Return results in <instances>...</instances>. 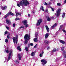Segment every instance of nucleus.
I'll return each mask as SVG.
<instances>
[{
    "label": "nucleus",
    "instance_id": "5fc2aeb1",
    "mask_svg": "<svg viewBox=\"0 0 66 66\" xmlns=\"http://www.w3.org/2000/svg\"><path fill=\"white\" fill-rule=\"evenodd\" d=\"M18 15H21V14L20 13H18Z\"/></svg>",
    "mask_w": 66,
    "mask_h": 66
},
{
    "label": "nucleus",
    "instance_id": "0e129e2a",
    "mask_svg": "<svg viewBox=\"0 0 66 66\" xmlns=\"http://www.w3.org/2000/svg\"><path fill=\"white\" fill-rule=\"evenodd\" d=\"M1 15V12H0V15Z\"/></svg>",
    "mask_w": 66,
    "mask_h": 66
},
{
    "label": "nucleus",
    "instance_id": "b1692460",
    "mask_svg": "<svg viewBox=\"0 0 66 66\" xmlns=\"http://www.w3.org/2000/svg\"><path fill=\"white\" fill-rule=\"evenodd\" d=\"M44 43L46 44H48L49 43V42H48V41L47 40H45L44 41Z\"/></svg>",
    "mask_w": 66,
    "mask_h": 66
},
{
    "label": "nucleus",
    "instance_id": "39448f33",
    "mask_svg": "<svg viewBox=\"0 0 66 66\" xmlns=\"http://www.w3.org/2000/svg\"><path fill=\"white\" fill-rule=\"evenodd\" d=\"M60 13H61V9H58L56 11L55 15H56L57 16H59L60 14Z\"/></svg>",
    "mask_w": 66,
    "mask_h": 66
},
{
    "label": "nucleus",
    "instance_id": "f3484780",
    "mask_svg": "<svg viewBox=\"0 0 66 66\" xmlns=\"http://www.w3.org/2000/svg\"><path fill=\"white\" fill-rule=\"evenodd\" d=\"M35 53L33 52H32L31 53V55L32 56H34L35 55Z\"/></svg>",
    "mask_w": 66,
    "mask_h": 66
},
{
    "label": "nucleus",
    "instance_id": "3c124183",
    "mask_svg": "<svg viewBox=\"0 0 66 66\" xmlns=\"http://www.w3.org/2000/svg\"><path fill=\"white\" fill-rule=\"evenodd\" d=\"M7 38H10V36H7Z\"/></svg>",
    "mask_w": 66,
    "mask_h": 66
},
{
    "label": "nucleus",
    "instance_id": "2f4dec72",
    "mask_svg": "<svg viewBox=\"0 0 66 66\" xmlns=\"http://www.w3.org/2000/svg\"><path fill=\"white\" fill-rule=\"evenodd\" d=\"M37 44H36L35 46H34V48H37Z\"/></svg>",
    "mask_w": 66,
    "mask_h": 66
},
{
    "label": "nucleus",
    "instance_id": "4468645a",
    "mask_svg": "<svg viewBox=\"0 0 66 66\" xmlns=\"http://www.w3.org/2000/svg\"><path fill=\"white\" fill-rule=\"evenodd\" d=\"M17 49L18 50H19L20 51H21V50L20 48V46H18L17 47Z\"/></svg>",
    "mask_w": 66,
    "mask_h": 66
},
{
    "label": "nucleus",
    "instance_id": "69168bd1",
    "mask_svg": "<svg viewBox=\"0 0 66 66\" xmlns=\"http://www.w3.org/2000/svg\"><path fill=\"white\" fill-rule=\"evenodd\" d=\"M51 1H52V0H50Z\"/></svg>",
    "mask_w": 66,
    "mask_h": 66
},
{
    "label": "nucleus",
    "instance_id": "7c9ffc66",
    "mask_svg": "<svg viewBox=\"0 0 66 66\" xmlns=\"http://www.w3.org/2000/svg\"><path fill=\"white\" fill-rule=\"evenodd\" d=\"M24 25L25 26V27H26V28H27V27H28V24H26Z\"/></svg>",
    "mask_w": 66,
    "mask_h": 66
},
{
    "label": "nucleus",
    "instance_id": "a211bd4d",
    "mask_svg": "<svg viewBox=\"0 0 66 66\" xmlns=\"http://www.w3.org/2000/svg\"><path fill=\"white\" fill-rule=\"evenodd\" d=\"M49 16H47L46 17V18H47V21H50L51 20V19H50V18H49Z\"/></svg>",
    "mask_w": 66,
    "mask_h": 66
},
{
    "label": "nucleus",
    "instance_id": "864d4df0",
    "mask_svg": "<svg viewBox=\"0 0 66 66\" xmlns=\"http://www.w3.org/2000/svg\"><path fill=\"white\" fill-rule=\"evenodd\" d=\"M51 19H53V18H54V17H53L52 16L51 17Z\"/></svg>",
    "mask_w": 66,
    "mask_h": 66
},
{
    "label": "nucleus",
    "instance_id": "37998d69",
    "mask_svg": "<svg viewBox=\"0 0 66 66\" xmlns=\"http://www.w3.org/2000/svg\"><path fill=\"white\" fill-rule=\"evenodd\" d=\"M48 4H51V2H49L48 3Z\"/></svg>",
    "mask_w": 66,
    "mask_h": 66
},
{
    "label": "nucleus",
    "instance_id": "f8f14e48",
    "mask_svg": "<svg viewBox=\"0 0 66 66\" xmlns=\"http://www.w3.org/2000/svg\"><path fill=\"white\" fill-rule=\"evenodd\" d=\"M22 22L24 25H25L27 23V20H24Z\"/></svg>",
    "mask_w": 66,
    "mask_h": 66
},
{
    "label": "nucleus",
    "instance_id": "a878e982",
    "mask_svg": "<svg viewBox=\"0 0 66 66\" xmlns=\"http://www.w3.org/2000/svg\"><path fill=\"white\" fill-rule=\"evenodd\" d=\"M28 45H30V46H33V43H28Z\"/></svg>",
    "mask_w": 66,
    "mask_h": 66
},
{
    "label": "nucleus",
    "instance_id": "c03bdc74",
    "mask_svg": "<svg viewBox=\"0 0 66 66\" xmlns=\"http://www.w3.org/2000/svg\"><path fill=\"white\" fill-rule=\"evenodd\" d=\"M51 9H52V10L53 12L54 11V9L52 7H51Z\"/></svg>",
    "mask_w": 66,
    "mask_h": 66
},
{
    "label": "nucleus",
    "instance_id": "e433bc0d",
    "mask_svg": "<svg viewBox=\"0 0 66 66\" xmlns=\"http://www.w3.org/2000/svg\"><path fill=\"white\" fill-rule=\"evenodd\" d=\"M64 47H62L61 48V50H62V51H63V50H64Z\"/></svg>",
    "mask_w": 66,
    "mask_h": 66
},
{
    "label": "nucleus",
    "instance_id": "bb28decb",
    "mask_svg": "<svg viewBox=\"0 0 66 66\" xmlns=\"http://www.w3.org/2000/svg\"><path fill=\"white\" fill-rule=\"evenodd\" d=\"M56 49H55V48L53 50V52H56Z\"/></svg>",
    "mask_w": 66,
    "mask_h": 66
},
{
    "label": "nucleus",
    "instance_id": "052dcab7",
    "mask_svg": "<svg viewBox=\"0 0 66 66\" xmlns=\"http://www.w3.org/2000/svg\"><path fill=\"white\" fill-rule=\"evenodd\" d=\"M28 48H29V47H30V45H29L28 46Z\"/></svg>",
    "mask_w": 66,
    "mask_h": 66
},
{
    "label": "nucleus",
    "instance_id": "bf43d9fd",
    "mask_svg": "<svg viewBox=\"0 0 66 66\" xmlns=\"http://www.w3.org/2000/svg\"><path fill=\"white\" fill-rule=\"evenodd\" d=\"M39 29V27H38L37 28V29Z\"/></svg>",
    "mask_w": 66,
    "mask_h": 66
},
{
    "label": "nucleus",
    "instance_id": "603ef678",
    "mask_svg": "<svg viewBox=\"0 0 66 66\" xmlns=\"http://www.w3.org/2000/svg\"><path fill=\"white\" fill-rule=\"evenodd\" d=\"M16 63H19V62L18 61H16Z\"/></svg>",
    "mask_w": 66,
    "mask_h": 66
},
{
    "label": "nucleus",
    "instance_id": "0eeeda50",
    "mask_svg": "<svg viewBox=\"0 0 66 66\" xmlns=\"http://www.w3.org/2000/svg\"><path fill=\"white\" fill-rule=\"evenodd\" d=\"M42 21H43V20L42 19L39 20L38 21L37 23L36 24L37 26H39V25L42 22Z\"/></svg>",
    "mask_w": 66,
    "mask_h": 66
},
{
    "label": "nucleus",
    "instance_id": "8fccbe9b",
    "mask_svg": "<svg viewBox=\"0 0 66 66\" xmlns=\"http://www.w3.org/2000/svg\"><path fill=\"white\" fill-rule=\"evenodd\" d=\"M50 48L49 47H47V50H48V49H49Z\"/></svg>",
    "mask_w": 66,
    "mask_h": 66
},
{
    "label": "nucleus",
    "instance_id": "412c9836",
    "mask_svg": "<svg viewBox=\"0 0 66 66\" xmlns=\"http://www.w3.org/2000/svg\"><path fill=\"white\" fill-rule=\"evenodd\" d=\"M40 10H42L43 11H45V10H44V7H43V6H41L40 7Z\"/></svg>",
    "mask_w": 66,
    "mask_h": 66
},
{
    "label": "nucleus",
    "instance_id": "c756f323",
    "mask_svg": "<svg viewBox=\"0 0 66 66\" xmlns=\"http://www.w3.org/2000/svg\"><path fill=\"white\" fill-rule=\"evenodd\" d=\"M5 42L6 43H7V42H8V40H7V39H6L5 40Z\"/></svg>",
    "mask_w": 66,
    "mask_h": 66
},
{
    "label": "nucleus",
    "instance_id": "4c0bfd02",
    "mask_svg": "<svg viewBox=\"0 0 66 66\" xmlns=\"http://www.w3.org/2000/svg\"><path fill=\"white\" fill-rule=\"evenodd\" d=\"M57 5H58V6H60V5H61V4L59 3H57Z\"/></svg>",
    "mask_w": 66,
    "mask_h": 66
},
{
    "label": "nucleus",
    "instance_id": "f03ea898",
    "mask_svg": "<svg viewBox=\"0 0 66 66\" xmlns=\"http://www.w3.org/2000/svg\"><path fill=\"white\" fill-rule=\"evenodd\" d=\"M24 37L25 40L24 44L25 45H26L28 43V40H29L30 38V35H28L27 34L25 35Z\"/></svg>",
    "mask_w": 66,
    "mask_h": 66
},
{
    "label": "nucleus",
    "instance_id": "6e6d98bb",
    "mask_svg": "<svg viewBox=\"0 0 66 66\" xmlns=\"http://www.w3.org/2000/svg\"><path fill=\"white\" fill-rule=\"evenodd\" d=\"M28 17H30V14H28Z\"/></svg>",
    "mask_w": 66,
    "mask_h": 66
},
{
    "label": "nucleus",
    "instance_id": "ea45409f",
    "mask_svg": "<svg viewBox=\"0 0 66 66\" xmlns=\"http://www.w3.org/2000/svg\"><path fill=\"white\" fill-rule=\"evenodd\" d=\"M17 5L19 7H20V5H19V4H17Z\"/></svg>",
    "mask_w": 66,
    "mask_h": 66
},
{
    "label": "nucleus",
    "instance_id": "09e8293b",
    "mask_svg": "<svg viewBox=\"0 0 66 66\" xmlns=\"http://www.w3.org/2000/svg\"><path fill=\"white\" fill-rule=\"evenodd\" d=\"M56 51H57L59 50V48H57V50H56Z\"/></svg>",
    "mask_w": 66,
    "mask_h": 66
},
{
    "label": "nucleus",
    "instance_id": "9b49d317",
    "mask_svg": "<svg viewBox=\"0 0 66 66\" xmlns=\"http://www.w3.org/2000/svg\"><path fill=\"white\" fill-rule=\"evenodd\" d=\"M59 41L60 42V43H61V44H64L65 43V42H64V41H63L62 40H59Z\"/></svg>",
    "mask_w": 66,
    "mask_h": 66
},
{
    "label": "nucleus",
    "instance_id": "79ce46f5",
    "mask_svg": "<svg viewBox=\"0 0 66 66\" xmlns=\"http://www.w3.org/2000/svg\"><path fill=\"white\" fill-rule=\"evenodd\" d=\"M19 19L17 18H16L15 19V20H19Z\"/></svg>",
    "mask_w": 66,
    "mask_h": 66
},
{
    "label": "nucleus",
    "instance_id": "774afa93",
    "mask_svg": "<svg viewBox=\"0 0 66 66\" xmlns=\"http://www.w3.org/2000/svg\"><path fill=\"white\" fill-rule=\"evenodd\" d=\"M2 0V1H3V0Z\"/></svg>",
    "mask_w": 66,
    "mask_h": 66
},
{
    "label": "nucleus",
    "instance_id": "de8ad7c7",
    "mask_svg": "<svg viewBox=\"0 0 66 66\" xmlns=\"http://www.w3.org/2000/svg\"><path fill=\"white\" fill-rule=\"evenodd\" d=\"M45 11V12H46L47 13H48V12L47 10H46Z\"/></svg>",
    "mask_w": 66,
    "mask_h": 66
},
{
    "label": "nucleus",
    "instance_id": "a19ab883",
    "mask_svg": "<svg viewBox=\"0 0 66 66\" xmlns=\"http://www.w3.org/2000/svg\"><path fill=\"white\" fill-rule=\"evenodd\" d=\"M6 28L8 30H9V27L7 26L6 27Z\"/></svg>",
    "mask_w": 66,
    "mask_h": 66
},
{
    "label": "nucleus",
    "instance_id": "1a4fd4ad",
    "mask_svg": "<svg viewBox=\"0 0 66 66\" xmlns=\"http://www.w3.org/2000/svg\"><path fill=\"white\" fill-rule=\"evenodd\" d=\"M9 15H11L12 16H14V15L13 13L10 12V13H8L5 15V18H6V17H7L8 16H9Z\"/></svg>",
    "mask_w": 66,
    "mask_h": 66
},
{
    "label": "nucleus",
    "instance_id": "a18cd8bd",
    "mask_svg": "<svg viewBox=\"0 0 66 66\" xmlns=\"http://www.w3.org/2000/svg\"><path fill=\"white\" fill-rule=\"evenodd\" d=\"M44 5H47V3H46L45 2L44 3Z\"/></svg>",
    "mask_w": 66,
    "mask_h": 66
},
{
    "label": "nucleus",
    "instance_id": "5701e85b",
    "mask_svg": "<svg viewBox=\"0 0 66 66\" xmlns=\"http://www.w3.org/2000/svg\"><path fill=\"white\" fill-rule=\"evenodd\" d=\"M15 13H16V17L18 16V12H17V11H15Z\"/></svg>",
    "mask_w": 66,
    "mask_h": 66
},
{
    "label": "nucleus",
    "instance_id": "2eb2a0df",
    "mask_svg": "<svg viewBox=\"0 0 66 66\" xmlns=\"http://www.w3.org/2000/svg\"><path fill=\"white\" fill-rule=\"evenodd\" d=\"M57 26V24L55 23V24L53 25L51 27V29H53L55 27H56Z\"/></svg>",
    "mask_w": 66,
    "mask_h": 66
},
{
    "label": "nucleus",
    "instance_id": "f704fd0d",
    "mask_svg": "<svg viewBox=\"0 0 66 66\" xmlns=\"http://www.w3.org/2000/svg\"><path fill=\"white\" fill-rule=\"evenodd\" d=\"M62 28V25H61L60 26V27L59 30H61V29Z\"/></svg>",
    "mask_w": 66,
    "mask_h": 66
},
{
    "label": "nucleus",
    "instance_id": "338daca9",
    "mask_svg": "<svg viewBox=\"0 0 66 66\" xmlns=\"http://www.w3.org/2000/svg\"><path fill=\"white\" fill-rule=\"evenodd\" d=\"M5 62H6V60L5 61Z\"/></svg>",
    "mask_w": 66,
    "mask_h": 66
},
{
    "label": "nucleus",
    "instance_id": "9d476101",
    "mask_svg": "<svg viewBox=\"0 0 66 66\" xmlns=\"http://www.w3.org/2000/svg\"><path fill=\"white\" fill-rule=\"evenodd\" d=\"M65 58L66 57V52L64 51H63L62 52Z\"/></svg>",
    "mask_w": 66,
    "mask_h": 66
},
{
    "label": "nucleus",
    "instance_id": "72a5a7b5",
    "mask_svg": "<svg viewBox=\"0 0 66 66\" xmlns=\"http://www.w3.org/2000/svg\"><path fill=\"white\" fill-rule=\"evenodd\" d=\"M24 28V26H22L21 27H20V29H21L22 28Z\"/></svg>",
    "mask_w": 66,
    "mask_h": 66
},
{
    "label": "nucleus",
    "instance_id": "ddd939ff",
    "mask_svg": "<svg viewBox=\"0 0 66 66\" xmlns=\"http://www.w3.org/2000/svg\"><path fill=\"white\" fill-rule=\"evenodd\" d=\"M45 28L46 29L47 31L48 32H49V27H48V26H45Z\"/></svg>",
    "mask_w": 66,
    "mask_h": 66
},
{
    "label": "nucleus",
    "instance_id": "dca6fc26",
    "mask_svg": "<svg viewBox=\"0 0 66 66\" xmlns=\"http://www.w3.org/2000/svg\"><path fill=\"white\" fill-rule=\"evenodd\" d=\"M6 22L7 23V24L9 23V24H10L11 22L10 20H6Z\"/></svg>",
    "mask_w": 66,
    "mask_h": 66
},
{
    "label": "nucleus",
    "instance_id": "f257e3e1",
    "mask_svg": "<svg viewBox=\"0 0 66 66\" xmlns=\"http://www.w3.org/2000/svg\"><path fill=\"white\" fill-rule=\"evenodd\" d=\"M19 4L23 7L24 5L25 6H27V5H29V3L28 2V1H24L22 0L20 2Z\"/></svg>",
    "mask_w": 66,
    "mask_h": 66
},
{
    "label": "nucleus",
    "instance_id": "6ab92c4d",
    "mask_svg": "<svg viewBox=\"0 0 66 66\" xmlns=\"http://www.w3.org/2000/svg\"><path fill=\"white\" fill-rule=\"evenodd\" d=\"M6 8H7L6 6H5L4 7H2V9L3 10H5V9H6Z\"/></svg>",
    "mask_w": 66,
    "mask_h": 66
},
{
    "label": "nucleus",
    "instance_id": "58836bf2",
    "mask_svg": "<svg viewBox=\"0 0 66 66\" xmlns=\"http://www.w3.org/2000/svg\"><path fill=\"white\" fill-rule=\"evenodd\" d=\"M13 26L14 28H15V23H13Z\"/></svg>",
    "mask_w": 66,
    "mask_h": 66
},
{
    "label": "nucleus",
    "instance_id": "473e14b6",
    "mask_svg": "<svg viewBox=\"0 0 66 66\" xmlns=\"http://www.w3.org/2000/svg\"><path fill=\"white\" fill-rule=\"evenodd\" d=\"M39 56L40 57H42L43 56V54L40 53L39 55Z\"/></svg>",
    "mask_w": 66,
    "mask_h": 66
},
{
    "label": "nucleus",
    "instance_id": "cd10ccee",
    "mask_svg": "<svg viewBox=\"0 0 66 66\" xmlns=\"http://www.w3.org/2000/svg\"><path fill=\"white\" fill-rule=\"evenodd\" d=\"M25 50L26 51H28V47H25Z\"/></svg>",
    "mask_w": 66,
    "mask_h": 66
},
{
    "label": "nucleus",
    "instance_id": "c85d7f7f",
    "mask_svg": "<svg viewBox=\"0 0 66 66\" xmlns=\"http://www.w3.org/2000/svg\"><path fill=\"white\" fill-rule=\"evenodd\" d=\"M65 13H63V14L62 15V17L63 18H64L65 17Z\"/></svg>",
    "mask_w": 66,
    "mask_h": 66
},
{
    "label": "nucleus",
    "instance_id": "49530a36",
    "mask_svg": "<svg viewBox=\"0 0 66 66\" xmlns=\"http://www.w3.org/2000/svg\"><path fill=\"white\" fill-rule=\"evenodd\" d=\"M7 33V31H6L5 32V34H6Z\"/></svg>",
    "mask_w": 66,
    "mask_h": 66
},
{
    "label": "nucleus",
    "instance_id": "393cba45",
    "mask_svg": "<svg viewBox=\"0 0 66 66\" xmlns=\"http://www.w3.org/2000/svg\"><path fill=\"white\" fill-rule=\"evenodd\" d=\"M5 52H6L7 53L9 52V50H5Z\"/></svg>",
    "mask_w": 66,
    "mask_h": 66
},
{
    "label": "nucleus",
    "instance_id": "423d86ee",
    "mask_svg": "<svg viewBox=\"0 0 66 66\" xmlns=\"http://www.w3.org/2000/svg\"><path fill=\"white\" fill-rule=\"evenodd\" d=\"M41 62L42 63V64H43V66L45 65V64L47 63V60H46L44 59H42L41 60Z\"/></svg>",
    "mask_w": 66,
    "mask_h": 66
},
{
    "label": "nucleus",
    "instance_id": "4be33fe9",
    "mask_svg": "<svg viewBox=\"0 0 66 66\" xmlns=\"http://www.w3.org/2000/svg\"><path fill=\"white\" fill-rule=\"evenodd\" d=\"M18 57L19 59V60H20L21 59V57H20V54H18Z\"/></svg>",
    "mask_w": 66,
    "mask_h": 66
},
{
    "label": "nucleus",
    "instance_id": "6e6552de",
    "mask_svg": "<svg viewBox=\"0 0 66 66\" xmlns=\"http://www.w3.org/2000/svg\"><path fill=\"white\" fill-rule=\"evenodd\" d=\"M37 35H38V32H36L35 36L36 38L34 39V41L35 42H36L37 41Z\"/></svg>",
    "mask_w": 66,
    "mask_h": 66
},
{
    "label": "nucleus",
    "instance_id": "c9c22d12",
    "mask_svg": "<svg viewBox=\"0 0 66 66\" xmlns=\"http://www.w3.org/2000/svg\"><path fill=\"white\" fill-rule=\"evenodd\" d=\"M62 31L63 32H64V33H66V31H65V30L64 29H62Z\"/></svg>",
    "mask_w": 66,
    "mask_h": 66
},
{
    "label": "nucleus",
    "instance_id": "7ed1b4c3",
    "mask_svg": "<svg viewBox=\"0 0 66 66\" xmlns=\"http://www.w3.org/2000/svg\"><path fill=\"white\" fill-rule=\"evenodd\" d=\"M13 39L14 44L15 43V42L16 44H17V42H18V35H16L15 38V37L13 38Z\"/></svg>",
    "mask_w": 66,
    "mask_h": 66
},
{
    "label": "nucleus",
    "instance_id": "13d9d810",
    "mask_svg": "<svg viewBox=\"0 0 66 66\" xmlns=\"http://www.w3.org/2000/svg\"><path fill=\"white\" fill-rule=\"evenodd\" d=\"M64 3H66V0H65L64 1Z\"/></svg>",
    "mask_w": 66,
    "mask_h": 66
},
{
    "label": "nucleus",
    "instance_id": "4d7b16f0",
    "mask_svg": "<svg viewBox=\"0 0 66 66\" xmlns=\"http://www.w3.org/2000/svg\"><path fill=\"white\" fill-rule=\"evenodd\" d=\"M42 53V54H44V52L43 51L42 53Z\"/></svg>",
    "mask_w": 66,
    "mask_h": 66
},
{
    "label": "nucleus",
    "instance_id": "680f3d73",
    "mask_svg": "<svg viewBox=\"0 0 66 66\" xmlns=\"http://www.w3.org/2000/svg\"><path fill=\"white\" fill-rule=\"evenodd\" d=\"M33 13H35V12H34V11H33Z\"/></svg>",
    "mask_w": 66,
    "mask_h": 66
},
{
    "label": "nucleus",
    "instance_id": "20e7f679",
    "mask_svg": "<svg viewBox=\"0 0 66 66\" xmlns=\"http://www.w3.org/2000/svg\"><path fill=\"white\" fill-rule=\"evenodd\" d=\"M13 53V50H11L10 51V52L9 54V55L8 57V59L7 60V61H9V60H10V59H11V55Z\"/></svg>",
    "mask_w": 66,
    "mask_h": 66
},
{
    "label": "nucleus",
    "instance_id": "aec40b11",
    "mask_svg": "<svg viewBox=\"0 0 66 66\" xmlns=\"http://www.w3.org/2000/svg\"><path fill=\"white\" fill-rule=\"evenodd\" d=\"M49 36V35L47 33L46 34L45 37L46 38H48V36Z\"/></svg>",
    "mask_w": 66,
    "mask_h": 66
},
{
    "label": "nucleus",
    "instance_id": "e2e57ef3",
    "mask_svg": "<svg viewBox=\"0 0 66 66\" xmlns=\"http://www.w3.org/2000/svg\"><path fill=\"white\" fill-rule=\"evenodd\" d=\"M4 47L5 48V46H4Z\"/></svg>",
    "mask_w": 66,
    "mask_h": 66
}]
</instances>
